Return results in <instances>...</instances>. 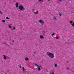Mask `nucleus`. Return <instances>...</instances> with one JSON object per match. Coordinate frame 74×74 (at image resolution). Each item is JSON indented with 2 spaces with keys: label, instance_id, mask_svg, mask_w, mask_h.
I'll return each instance as SVG.
<instances>
[{
  "label": "nucleus",
  "instance_id": "f257e3e1",
  "mask_svg": "<svg viewBox=\"0 0 74 74\" xmlns=\"http://www.w3.org/2000/svg\"><path fill=\"white\" fill-rule=\"evenodd\" d=\"M47 56H49V58H53L55 57L54 54H52V53H47Z\"/></svg>",
  "mask_w": 74,
  "mask_h": 74
},
{
  "label": "nucleus",
  "instance_id": "f03ea898",
  "mask_svg": "<svg viewBox=\"0 0 74 74\" xmlns=\"http://www.w3.org/2000/svg\"><path fill=\"white\" fill-rule=\"evenodd\" d=\"M18 8L20 11H24V10H25V9L24 8V7L22 5L19 6Z\"/></svg>",
  "mask_w": 74,
  "mask_h": 74
},
{
  "label": "nucleus",
  "instance_id": "7ed1b4c3",
  "mask_svg": "<svg viewBox=\"0 0 74 74\" xmlns=\"http://www.w3.org/2000/svg\"><path fill=\"white\" fill-rule=\"evenodd\" d=\"M41 68H42V66H39L38 68V71H40V70H41Z\"/></svg>",
  "mask_w": 74,
  "mask_h": 74
},
{
  "label": "nucleus",
  "instance_id": "20e7f679",
  "mask_svg": "<svg viewBox=\"0 0 74 74\" xmlns=\"http://www.w3.org/2000/svg\"><path fill=\"white\" fill-rule=\"evenodd\" d=\"M39 23H44V21L41 20H40L39 21Z\"/></svg>",
  "mask_w": 74,
  "mask_h": 74
},
{
  "label": "nucleus",
  "instance_id": "39448f33",
  "mask_svg": "<svg viewBox=\"0 0 74 74\" xmlns=\"http://www.w3.org/2000/svg\"><path fill=\"white\" fill-rule=\"evenodd\" d=\"M16 7H18V6L19 5V4H18V3H17L15 4Z\"/></svg>",
  "mask_w": 74,
  "mask_h": 74
},
{
  "label": "nucleus",
  "instance_id": "423d86ee",
  "mask_svg": "<svg viewBox=\"0 0 74 74\" xmlns=\"http://www.w3.org/2000/svg\"><path fill=\"white\" fill-rule=\"evenodd\" d=\"M44 38L41 35L40 36V38H41V39H42V38Z\"/></svg>",
  "mask_w": 74,
  "mask_h": 74
},
{
  "label": "nucleus",
  "instance_id": "0eeeda50",
  "mask_svg": "<svg viewBox=\"0 0 74 74\" xmlns=\"http://www.w3.org/2000/svg\"><path fill=\"white\" fill-rule=\"evenodd\" d=\"M3 58L4 59H5H5H6V58H6V56H5V55L3 56Z\"/></svg>",
  "mask_w": 74,
  "mask_h": 74
},
{
  "label": "nucleus",
  "instance_id": "6e6552de",
  "mask_svg": "<svg viewBox=\"0 0 74 74\" xmlns=\"http://www.w3.org/2000/svg\"><path fill=\"white\" fill-rule=\"evenodd\" d=\"M25 60H26V61H27V60H29V58H25Z\"/></svg>",
  "mask_w": 74,
  "mask_h": 74
},
{
  "label": "nucleus",
  "instance_id": "1a4fd4ad",
  "mask_svg": "<svg viewBox=\"0 0 74 74\" xmlns=\"http://www.w3.org/2000/svg\"><path fill=\"white\" fill-rule=\"evenodd\" d=\"M71 25L72 26H73V27H74V22H73V23L71 24Z\"/></svg>",
  "mask_w": 74,
  "mask_h": 74
},
{
  "label": "nucleus",
  "instance_id": "9d476101",
  "mask_svg": "<svg viewBox=\"0 0 74 74\" xmlns=\"http://www.w3.org/2000/svg\"><path fill=\"white\" fill-rule=\"evenodd\" d=\"M2 23H5V21L4 20H3L2 21Z\"/></svg>",
  "mask_w": 74,
  "mask_h": 74
},
{
  "label": "nucleus",
  "instance_id": "9b49d317",
  "mask_svg": "<svg viewBox=\"0 0 74 74\" xmlns=\"http://www.w3.org/2000/svg\"><path fill=\"white\" fill-rule=\"evenodd\" d=\"M6 19H8V20H9V19H10V18L7 17H6Z\"/></svg>",
  "mask_w": 74,
  "mask_h": 74
},
{
  "label": "nucleus",
  "instance_id": "f8f14e48",
  "mask_svg": "<svg viewBox=\"0 0 74 74\" xmlns=\"http://www.w3.org/2000/svg\"><path fill=\"white\" fill-rule=\"evenodd\" d=\"M53 19L54 20H56L57 19L56 18V17H54Z\"/></svg>",
  "mask_w": 74,
  "mask_h": 74
},
{
  "label": "nucleus",
  "instance_id": "ddd939ff",
  "mask_svg": "<svg viewBox=\"0 0 74 74\" xmlns=\"http://www.w3.org/2000/svg\"><path fill=\"white\" fill-rule=\"evenodd\" d=\"M34 14H38V12H34Z\"/></svg>",
  "mask_w": 74,
  "mask_h": 74
},
{
  "label": "nucleus",
  "instance_id": "4468645a",
  "mask_svg": "<svg viewBox=\"0 0 74 74\" xmlns=\"http://www.w3.org/2000/svg\"><path fill=\"white\" fill-rule=\"evenodd\" d=\"M70 23L71 24H72L73 23V21H70Z\"/></svg>",
  "mask_w": 74,
  "mask_h": 74
},
{
  "label": "nucleus",
  "instance_id": "2eb2a0df",
  "mask_svg": "<svg viewBox=\"0 0 74 74\" xmlns=\"http://www.w3.org/2000/svg\"><path fill=\"white\" fill-rule=\"evenodd\" d=\"M54 66L56 67H57V64H55Z\"/></svg>",
  "mask_w": 74,
  "mask_h": 74
},
{
  "label": "nucleus",
  "instance_id": "dca6fc26",
  "mask_svg": "<svg viewBox=\"0 0 74 74\" xmlns=\"http://www.w3.org/2000/svg\"><path fill=\"white\" fill-rule=\"evenodd\" d=\"M35 66H37V67H38V65L36 64H35Z\"/></svg>",
  "mask_w": 74,
  "mask_h": 74
},
{
  "label": "nucleus",
  "instance_id": "f3484780",
  "mask_svg": "<svg viewBox=\"0 0 74 74\" xmlns=\"http://www.w3.org/2000/svg\"><path fill=\"white\" fill-rule=\"evenodd\" d=\"M42 0H38V2H41Z\"/></svg>",
  "mask_w": 74,
  "mask_h": 74
},
{
  "label": "nucleus",
  "instance_id": "a211bd4d",
  "mask_svg": "<svg viewBox=\"0 0 74 74\" xmlns=\"http://www.w3.org/2000/svg\"><path fill=\"white\" fill-rule=\"evenodd\" d=\"M23 71H25V68H24V67H23Z\"/></svg>",
  "mask_w": 74,
  "mask_h": 74
},
{
  "label": "nucleus",
  "instance_id": "6ab92c4d",
  "mask_svg": "<svg viewBox=\"0 0 74 74\" xmlns=\"http://www.w3.org/2000/svg\"><path fill=\"white\" fill-rule=\"evenodd\" d=\"M18 66L20 68H21V66H20V65H18Z\"/></svg>",
  "mask_w": 74,
  "mask_h": 74
},
{
  "label": "nucleus",
  "instance_id": "aec40b11",
  "mask_svg": "<svg viewBox=\"0 0 74 74\" xmlns=\"http://www.w3.org/2000/svg\"><path fill=\"white\" fill-rule=\"evenodd\" d=\"M54 34H55V33H53V34H52V36H53Z\"/></svg>",
  "mask_w": 74,
  "mask_h": 74
},
{
  "label": "nucleus",
  "instance_id": "412c9836",
  "mask_svg": "<svg viewBox=\"0 0 74 74\" xmlns=\"http://www.w3.org/2000/svg\"><path fill=\"white\" fill-rule=\"evenodd\" d=\"M9 28H10V29H11V26L10 25L9 26Z\"/></svg>",
  "mask_w": 74,
  "mask_h": 74
},
{
  "label": "nucleus",
  "instance_id": "4be33fe9",
  "mask_svg": "<svg viewBox=\"0 0 74 74\" xmlns=\"http://www.w3.org/2000/svg\"><path fill=\"white\" fill-rule=\"evenodd\" d=\"M59 15L60 16H62V14H59Z\"/></svg>",
  "mask_w": 74,
  "mask_h": 74
},
{
  "label": "nucleus",
  "instance_id": "5701e85b",
  "mask_svg": "<svg viewBox=\"0 0 74 74\" xmlns=\"http://www.w3.org/2000/svg\"><path fill=\"white\" fill-rule=\"evenodd\" d=\"M0 14H3V13H2L0 11Z\"/></svg>",
  "mask_w": 74,
  "mask_h": 74
},
{
  "label": "nucleus",
  "instance_id": "b1692460",
  "mask_svg": "<svg viewBox=\"0 0 74 74\" xmlns=\"http://www.w3.org/2000/svg\"><path fill=\"white\" fill-rule=\"evenodd\" d=\"M13 30H15V27H14L13 28Z\"/></svg>",
  "mask_w": 74,
  "mask_h": 74
},
{
  "label": "nucleus",
  "instance_id": "393cba45",
  "mask_svg": "<svg viewBox=\"0 0 74 74\" xmlns=\"http://www.w3.org/2000/svg\"><path fill=\"white\" fill-rule=\"evenodd\" d=\"M69 68H66V70H69Z\"/></svg>",
  "mask_w": 74,
  "mask_h": 74
},
{
  "label": "nucleus",
  "instance_id": "a878e982",
  "mask_svg": "<svg viewBox=\"0 0 74 74\" xmlns=\"http://www.w3.org/2000/svg\"><path fill=\"white\" fill-rule=\"evenodd\" d=\"M56 39H58V37H56Z\"/></svg>",
  "mask_w": 74,
  "mask_h": 74
},
{
  "label": "nucleus",
  "instance_id": "bb28decb",
  "mask_svg": "<svg viewBox=\"0 0 74 74\" xmlns=\"http://www.w3.org/2000/svg\"><path fill=\"white\" fill-rule=\"evenodd\" d=\"M12 42H14V41L12 40Z\"/></svg>",
  "mask_w": 74,
  "mask_h": 74
},
{
  "label": "nucleus",
  "instance_id": "cd10ccee",
  "mask_svg": "<svg viewBox=\"0 0 74 74\" xmlns=\"http://www.w3.org/2000/svg\"><path fill=\"white\" fill-rule=\"evenodd\" d=\"M36 53V52L35 51L34 52V53Z\"/></svg>",
  "mask_w": 74,
  "mask_h": 74
},
{
  "label": "nucleus",
  "instance_id": "c85d7f7f",
  "mask_svg": "<svg viewBox=\"0 0 74 74\" xmlns=\"http://www.w3.org/2000/svg\"><path fill=\"white\" fill-rule=\"evenodd\" d=\"M5 44H7V43L6 42H5Z\"/></svg>",
  "mask_w": 74,
  "mask_h": 74
},
{
  "label": "nucleus",
  "instance_id": "c756f323",
  "mask_svg": "<svg viewBox=\"0 0 74 74\" xmlns=\"http://www.w3.org/2000/svg\"><path fill=\"white\" fill-rule=\"evenodd\" d=\"M59 1H62V0H59Z\"/></svg>",
  "mask_w": 74,
  "mask_h": 74
},
{
  "label": "nucleus",
  "instance_id": "7c9ffc66",
  "mask_svg": "<svg viewBox=\"0 0 74 74\" xmlns=\"http://www.w3.org/2000/svg\"><path fill=\"white\" fill-rule=\"evenodd\" d=\"M5 4H6V3H5Z\"/></svg>",
  "mask_w": 74,
  "mask_h": 74
},
{
  "label": "nucleus",
  "instance_id": "2f4dec72",
  "mask_svg": "<svg viewBox=\"0 0 74 74\" xmlns=\"http://www.w3.org/2000/svg\"><path fill=\"white\" fill-rule=\"evenodd\" d=\"M33 56H34H34H34V55Z\"/></svg>",
  "mask_w": 74,
  "mask_h": 74
},
{
  "label": "nucleus",
  "instance_id": "473e14b6",
  "mask_svg": "<svg viewBox=\"0 0 74 74\" xmlns=\"http://www.w3.org/2000/svg\"><path fill=\"white\" fill-rule=\"evenodd\" d=\"M44 33H45V31H44Z\"/></svg>",
  "mask_w": 74,
  "mask_h": 74
},
{
  "label": "nucleus",
  "instance_id": "72a5a7b5",
  "mask_svg": "<svg viewBox=\"0 0 74 74\" xmlns=\"http://www.w3.org/2000/svg\"><path fill=\"white\" fill-rule=\"evenodd\" d=\"M40 3H41V2Z\"/></svg>",
  "mask_w": 74,
  "mask_h": 74
},
{
  "label": "nucleus",
  "instance_id": "f704fd0d",
  "mask_svg": "<svg viewBox=\"0 0 74 74\" xmlns=\"http://www.w3.org/2000/svg\"><path fill=\"white\" fill-rule=\"evenodd\" d=\"M46 71H47V70H46Z\"/></svg>",
  "mask_w": 74,
  "mask_h": 74
}]
</instances>
